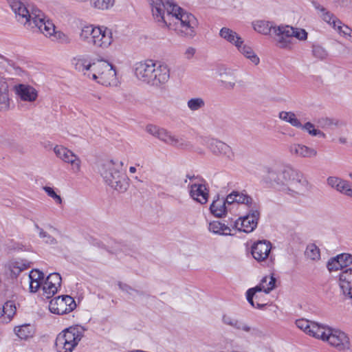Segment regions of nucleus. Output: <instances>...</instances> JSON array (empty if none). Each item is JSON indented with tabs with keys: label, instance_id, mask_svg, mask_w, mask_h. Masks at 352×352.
Returning a JSON list of instances; mask_svg holds the SVG:
<instances>
[{
	"label": "nucleus",
	"instance_id": "obj_1",
	"mask_svg": "<svg viewBox=\"0 0 352 352\" xmlns=\"http://www.w3.org/2000/svg\"><path fill=\"white\" fill-rule=\"evenodd\" d=\"M151 8L155 19L163 22L166 26L170 25V23L168 24L166 17L171 16L175 19V24L178 34L189 38L195 36L198 21L193 14L168 1L164 2L162 0H152Z\"/></svg>",
	"mask_w": 352,
	"mask_h": 352
},
{
	"label": "nucleus",
	"instance_id": "obj_2",
	"mask_svg": "<svg viewBox=\"0 0 352 352\" xmlns=\"http://www.w3.org/2000/svg\"><path fill=\"white\" fill-rule=\"evenodd\" d=\"M264 181L293 197L302 194L307 181L303 174L292 166L274 164L265 167Z\"/></svg>",
	"mask_w": 352,
	"mask_h": 352
},
{
	"label": "nucleus",
	"instance_id": "obj_3",
	"mask_svg": "<svg viewBox=\"0 0 352 352\" xmlns=\"http://www.w3.org/2000/svg\"><path fill=\"white\" fill-rule=\"evenodd\" d=\"M15 14L18 22L27 29L38 30L46 36H52L55 32V26L50 20H45L44 14L40 10H32L30 13L25 5L20 0H6Z\"/></svg>",
	"mask_w": 352,
	"mask_h": 352
},
{
	"label": "nucleus",
	"instance_id": "obj_4",
	"mask_svg": "<svg viewBox=\"0 0 352 352\" xmlns=\"http://www.w3.org/2000/svg\"><path fill=\"white\" fill-rule=\"evenodd\" d=\"M135 76L143 82L155 87H161L170 79V68L164 63L146 60L135 63Z\"/></svg>",
	"mask_w": 352,
	"mask_h": 352
},
{
	"label": "nucleus",
	"instance_id": "obj_5",
	"mask_svg": "<svg viewBox=\"0 0 352 352\" xmlns=\"http://www.w3.org/2000/svg\"><path fill=\"white\" fill-rule=\"evenodd\" d=\"M352 254L342 253L331 258L327 264L329 272L341 270L338 275L339 287L345 298L352 299Z\"/></svg>",
	"mask_w": 352,
	"mask_h": 352
},
{
	"label": "nucleus",
	"instance_id": "obj_6",
	"mask_svg": "<svg viewBox=\"0 0 352 352\" xmlns=\"http://www.w3.org/2000/svg\"><path fill=\"white\" fill-rule=\"evenodd\" d=\"M99 173L105 183L119 192H124L129 187L126 176L119 169V165L113 160L104 161L99 167Z\"/></svg>",
	"mask_w": 352,
	"mask_h": 352
},
{
	"label": "nucleus",
	"instance_id": "obj_7",
	"mask_svg": "<svg viewBox=\"0 0 352 352\" xmlns=\"http://www.w3.org/2000/svg\"><path fill=\"white\" fill-rule=\"evenodd\" d=\"M85 329L80 325L69 327L56 337L55 347L57 352H72L84 336Z\"/></svg>",
	"mask_w": 352,
	"mask_h": 352
},
{
	"label": "nucleus",
	"instance_id": "obj_8",
	"mask_svg": "<svg viewBox=\"0 0 352 352\" xmlns=\"http://www.w3.org/2000/svg\"><path fill=\"white\" fill-rule=\"evenodd\" d=\"M274 39L278 47L290 49L292 38L295 37L300 41H305L307 38V32L302 28H294L289 25H278L274 30Z\"/></svg>",
	"mask_w": 352,
	"mask_h": 352
},
{
	"label": "nucleus",
	"instance_id": "obj_9",
	"mask_svg": "<svg viewBox=\"0 0 352 352\" xmlns=\"http://www.w3.org/2000/svg\"><path fill=\"white\" fill-rule=\"evenodd\" d=\"M90 79L104 86H113L118 83L116 71L113 65L107 61L98 60L93 66Z\"/></svg>",
	"mask_w": 352,
	"mask_h": 352
},
{
	"label": "nucleus",
	"instance_id": "obj_10",
	"mask_svg": "<svg viewBox=\"0 0 352 352\" xmlns=\"http://www.w3.org/2000/svg\"><path fill=\"white\" fill-rule=\"evenodd\" d=\"M259 217L260 212L256 206H254L246 215L239 217L234 221L232 228L239 231L250 233L256 228Z\"/></svg>",
	"mask_w": 352,
	"mask_h": 352
},
{
	"label": "nucleus",
	"instance_id": "obj_11",
	"mask_svg": "<svg viewBox=\"0 0 352 352\" xmlns=\"http://www.w3.org/2000/svg\"><path fill=\"white\" fill-rule=\"evenodd\" d=\"M76 307L74 299L68 295L59 296L50 301V311L57 315H63L72 311Z\"/></svg>",
	"mask_w": 352,
	"mask_h": 352
},
{
	"label": "nucleus",
	"instance_id": "obj_12",
	"mask_svg": "<svg viewBox=\"0 0 352 352\" xmlns=\"http://www.w3.org/2000/svg\"><path fill=\"white\" fill-rule=\"evenodd\" d=\"M208 148L215 155L223 157L228 160L234 159V153L232 148L225 142L214 138L205 140Z\"/></svg>",
	"mask_w": 352,
	"mask_h": 352
},
{
	"label": "nucleus",
	"instance_id": "obj_13",
	"mask_svg": "<svg viewBox=\"0 0 352 352\" xmlns=\"http://www.w3.org/2000/svg\"><path fill=\"white\" fill-rule=\"evenodd\" d=\"M276 278L270 275L269 276H265L261 280L259 285L249 289L246 292L247 300L253 307H255V305L253 300L254 297L258 298L256 295V292H264L265 294L270 293L275 287Z\"/></svg>",
	"mask_w": 352,
	"mask_h": 352
},
{
	"label": "nucleus",
	"instance_id": "obj_14",
	"mask_svg": "<svg viewBox=\"0 0 352 352\" xmlns=\"http://www.w3.org/2000/svg\"><path fill=\"white\" fill-rule=\"evenodd\" d=\"M324 341L339 351H344L350 347L349 337L339 329L329 328Z\"/></svg>",
	"mask_w": 352,
	"mask_h": 352
},
{
	"label": "nucleus",
	"instance_id": "obj_15",
	"mask_svg": "<svg viewBox=\"0 0 352 352\" xmlns=\"http://www.w3.org/2000/svg\"><path fill=\"white\" fill-rule=\"evenodd\" d=\"M92 38V45L98 47L106 48L112 41L111 30L107 28L96 27Z\"/></svg>",
	"mask_w": 352,
	"mask_h": 352
},
{
	"label": "nucleus",
	"instance_id": "obj_16",
	"mask_svg": "<svg viewBox=\"0 0 352 352\" xmlns=\"http://www.w3.org/2000/svg\"><path fill=\"white\" fill-rule=\"evenodd\" d=\"M272 249V243L267 240L258 241L252 245L251 253L258 262L265 261Z\"/></svg>",
	"mask_w": 352,
	"mask_h": 352
},
{
	"label": "nucleus",
	"instance_id": "obj_17",
	"mask_svg": "<svg viewBox=\"0 0 352 352\" xmlns=\"http://www.w3.org/2000/svg\"><path fill=\"white\" fill-rule=\"evenodd\" d=\"M159 140L179 148L186 149L192 147L191 144L184 138L173 135L170 132L164 128L161 131Z\"/></svg>",
	"mask_w": 352,
	"mask_h": 352
},
{
	"label": "nucleus",
	"instance_id": "obj_18",
	"mask_svg": "<svg viewBox=\"0 0 352 352\" xmlns=\"http://www.w3.org/2000/svg\"><path fill=\"white\" fill-rule=\"evenodd\" d=\"M288 151L290 155L295 157L312 158L318 154L315 148L297 143L290 144L288 146Z\"/></svg>",
	"mask_w": 352,
	"mask_h": 352
},
{
	"label": "nucleus",
	"instance_id": "obj_19",
	"mask_svg": "<svg viewBox=\"0 0 352 352\" xmlns=\"http://www.w3.org/2000/svg\"><path fill=\"white\" fill-rule=\"evenodd\" d=\"M72 64L76 70L82 72L85 76L90 79L93 66L96 65V62L91 63L86 57L80 56L73 58Z\"/></svg>",
	"mask_w": 352,
	"mask_h": 352
},
{
	"label": "nucleus",
	"instance_id": "obj_20",
	"mask_svg": "<svg viewBox=\"0 0 352 352\" xmlns=\"http://www.w3.org/2000/svg\"><path fill=\"white\" fill-rule=\"evenodd\" d=\"M190 194L191 197L200 203L205 204L208 199V190L204 184L195 183L190 186Z\"/></svg>",
	"mask_w": 352,
	"mask_h": 352
},
{
	"label": "nucleus",
	"instance_id": "obj_21",
	"mask_svg": "<svg viewBox=\"0 0 352 352\" xmlns=\"http://www.w3.org/2000/svg\"><path fill=\"white\" fill-rule=\"evenodd\" d=\"M15 91L22 100L33 102L37 98L38 94L36 90L30 85L23 84L16 85Z\"/></svg>",
	"mask_w": 352,
	"mask_h": 352
},
{
	"label": "nucleus",
	"instance_id": "obj_22",
	"mask_svg": "<svg viewBox=\"0 0 352 352\" xmlns=\"http://www.w3.org/2000/svg\"><path fill=\"white\" fill-rule=\"evenodd\" d=\"M327 184L338 191L346 195H352V189L349 183L337 177H329Z\"/></svg>",
	"mask_w": 352,
	"mask_h": 352
},
{
	"label": "nucleus",
	"instance_id": "obj_23",
	"mask_svg": "<svg viewBox=\"0 0 352 352\" xmlns=\"http://www.w3.org/2000/svg\"><path fill=\"white\" fill-rule=\"evenodd\" d=\"M30 280V291L32 293L36 292L44 281L45 275L38 270H32L28 276Z\"/></svg>",
	"mask_w": 352,
	"mask_h": 352
},
{
	"label": "nucleus",
	"instance_id": "obj_24",
	"mask_svg": "<svg viewBox=\"0 0 352 352\" xmlns=\"http://www.w3.org/2000/svg\"><path fill=\"white\" fill-rule=\"evenodd\" d=\"M30 262L23 259L10 261L8 265L10 276L12 278H16L21 272L30 267Z\"/></svg>",
	"mask_w": 352,
	"mask_h": 352
},
{
	"label": "nucleus",
	"instance_id": "obj_25",
	"mask_svg": "<svg viewBox=\"0 0 352 352\" xmlns=\"http://www.w3.org/2000/svg\"><path fill=\"white\" fill-rule=\"evenodd\" d=\"M329 328L328 326L312 321L308 330V335L324 341Z\"/></svg>",
	"mask_w": 352,
	"mask_h": 352
},
{
	"label": "nucleus",
	"instance_id": "obj_26",
	"mask_svg": "<svg viewBox=\"0 0 352 352\" xmlns=\"http://www.w3.org/2000/svg\"><path fill=\"white\" fill-rule=\"evenodd\" d=\"M219 36L236 47H239V45L241 44L242 42V38L236 32L228 28H222L220 30Z\"/></svg>",
	"mask_w": 352,
	"mask_h": 352
},
{
	"label": "nucleus",
	"instance_id": "obj_27",
	"mask_svg": "<svg viewBox=\"0 0 352 352\" xmlns=\"http://www.w3.org/2000/svg\"><path fill=\"white\" fill-rule=\"evenodd\" d=\"M211 213L217 217H222L227 212L226 204L224 198H219L213 200L210 206Z\"/></svg>",
	"mask_w": 352,
	"mask_h": 352
},
{
	"label": "nucleus",
	"instance_id": "obj_28",
	"mask_svg": "<svg viewBox=\"0 0 352 352\" xmlns=\"http://www.w3.org/2000/svg\"><path fill=\"white\" fill-rule=\"evenodd\" d=\"M255 31L264 35L271 34L274 37V30L278 26L273 25L270 21H258L253 23Z\"/></svg>",
	"mask_w": 352,
	"mask_h": 352
},
{
	"label": "nucleus",
	"instance_id": "obj_29",
	"mask_svg": "<svg viewBox=\"0 0 352 352\" xmlns=\"http://www.w3.org/2000/svg\"><path fill=\"white\" fill-rule=\"evenodd\" d=\"M222 320L225 324L231 326L236 329L243 330L245 332H249L251 330V327L247 324L236 318H234L230 316L223 315Z\"/></svg>",
	"mask_w": 352,
	"mask_h": 352
},
{
	"label": "nucleus",
	"instance_id": "obj_30",
	"mask_svg": "<svg viewBox=\"0 0 352 352\" xmlns=\"http://www.w3.org/2000/svg\"><path fill=\"white\" fill-rule=\"evenodd\" d=\"M239 47H236L238 50L243 54L247 58H248L250 61H252L254 65H257L260 59L257 56V55L254 52L252 48L244 44L243 40L242 39L241 44L239 45Z\"/></svg>",
	"mask_w": 352,
	"mask_h": 352
},
{
	"label": "nucleus",
	"instance_id": "obj_31",
	"mask_svg": "<svg viewBox=\"0 0 352 352\" xmlns=\"http://www.w3.org/2000/svg\"><path fill=\"white\" fill-rule=\"evenodd\" d=\"M208 230L214 234L220 235H232L230 228L219 221L210 222Z\"/></svg>",
	"mask_w": 352,
	"mask_h": 352
},
{
	"label": "nucleus",
	"instance_id": "obj_32",
	"mask_svg": "<svg viewBox=\"0 0 352 352\" xmlns=\"http://www.w3.org/2000/svg\"><path fill=\"white\" fill-rule=\"evenodd\" d=\"M14 331L19 338L24 340L32 337L34 333L33 327L29 324L15 327Z\"/></svg>",
	"mask_w": 352,
	"mask_h": 352
},
{
	"label": "nucleus",
	"instance_id": "obj_33",
	"mask_svg": "<svg viewBox=\"0 0 352 352\" xmlns=\"http://www.w3.org/2000/svg\"><path fill=\"white\" fill-rule=\"evenodd\" d=\"M3 69L8 72H11V69H12L19 74L22 72L21 68L17 66L12 60L0 54V69Z\"/></svg>",
	"mask_w": 352,
	"mask_h": 352
},
{
	"label": "nucleus",
	"instance_id": "obj_34",
	"mask_svg": "<svg viewBox=\"0 0 352 352\" xmlns=\"http://www.w3.org/2000/svg\"><path fill=\"white\" fill-rule=\"evenodd\" d=\"M187 107L192 112L199 111L206 107V102L201 97L191 98L187 101Z\"/></svg>",
	"mask_w": 352,
	"mask_h": 352
},
{
	"label": "nucleus",
	"instance_id": "obj_35",
	"mask_svg": "<svg viewBox=\"0 0 352 352\" xmlns=\"http://www.w3.org/2000/svg\"><path fill=\"white\" fill-rule=\"evenodd\" d=\"M279 118L286 122L289 123L293 126H301V122L296 118L295 113L292 111H281L279 113Z\"/></svg>",
	"mask_w": 352,
	"mask_h": 352
},
{
	"label": "nucleus",
	"instance_id": "obj_36",
	"mask_svg": "<svg viewBox=\"0 0 352 352\" xmlns=\"http://www.w3.org/2000/svg\"><path fill=\"white\" fill-rule=\"evenodd\" d=\"M318 127L324 129H333L339 126V121L336 119L329 118L327 117L320 118L316 120Z\"/></svg>",
	"mask_w": 352,
	"mask_h": 352
},
{
	"label": "nucleus",
	"instance_id": "obj_37",
	"mask_svg": "<svg viewBox=\"0 0 352 352\" xmlns=\"http://www.w3.org/2000/svg\"><path fill=\"white\" fill-rule=\"evenodd\" d=\"M317 8L322 12V19L331 25L334 29L336 28L337 23L342 24V22L339 19H338L332 13L327 11L324 8L318 7Z\"/></svg>",
	"mask_w": 352,
	"mask_h": 352
},
{
	"label": "nucleus",
	"instance_id": "obj_38",
	"mask_svg": "<svg viewBox=\"0 0 352 352\" xmlns=\"http://www.w3.org/2000/svg\"><path fill=\"white\" fill-rule=\"evenodd\" d=\"M54 151L57 157L60 158L64 162H66L67 160L71 157V155L74 153L71 150L63 146L56 145L54 148Z\"/></svg>",
	"mask_w": 352,
	"mask_h": 352
},
{
	"label": "nucleus",
	"instance_id": "obj_39",
	"mask_svg": "<svg viewBox=\"0 0 352 352\" xmlns=\"http://www.w3.org/2000/svg\"><path fill=\"white\" fill-rule=\"evenodd\" d=\"M96 27H93L92 25H87L82 28L81 30V32L80 34V38L87 42L88 43L92 44V36H94V32H95Z\"/></svg>",
	"mask_w": 352,
	"mask_h": 352
},
{
	"label": "nucleus",
	"instance_id": "obj_40",
	"mask_svg": "<svg viewBox=\"0 0 352 352\" xmlns=\"http://www.w3.org/2000/svg\"><path fill=\"white\" fill-rule=\"evenodd\" d=\"M305 256L311 260H318L320 258V249L314 243L307 245Z\"/></svg>",
	"mask_w": 352,
	"mask_h": 352
},
{
	"label": "nucleus",
	"instance_id": "obj_41",
	"mask_svg": "<svg viewBox=\"0 0 352 352\" xmlns=\"http://www.w3.org/2000/svg\"><path fill=\"white\" fill-rule=\"evenodd\" d=\"M236 203L237 204H243L247 205L249 208H252V205L255 206V204L253 203L252 198L248 195L245 192H239L236 191L235 193Z\"/></svg>",
	"mask_w": 352,
	"mask_h": 352
},
{
	"label": "nucleus",
	"instance_id": "obj_42",
	"mask_svg": "<svg viewBox=\"0 0 352 352\" xmlns=\"http://www.w3.org/2000/svg\"><path fill=\"white\" fill-rule=\"evenodd\" d=\"M115 0H89L90 4L98 9L107 10L112 7Z\"/></svg>",
	"mask_w": 352,
	"mask_h": 352
},
{
	"label": "nucleus",
	"instance_id": "obj_43",
	"mask_svg": "<svg viewBox=\"0 0 352 352\" xmlns=\"http://www.w3.org/2000/svg\"><path fill=\"white\" fill-rule=\"evenodd\" d=\"M58 287L54 285V284H50L47 281L44 280L43 283V295L46 298H50L58 292Z\"/></svg>",
	"mask_w": 352,
	"mask_h": 352
},
{
	"label": "nucleus",
	"instance_id": "obj_44",
	"mask_svg": "<svg viewBox=\"0 0 352 352\" xmlns=\"http://www.w3.org/2000/svg\"><path fill=\"white\" fill-rule=\"evenodd\" d=\"M66 163L72 166V170L74 173H78L81 169V160L76 154L73 153L71 157L66 161Z\"/></svg>",
	"mask_w": 352,
	"mask_h": 352
},
{
	"label": "nucleus",
	"instance_id": "obj_45",
	"mask_svg": "<svg viewBox=\"0 0 352 352\" xmlns=\"http://www.w3.org/2000/svg\"><path fill=\"white\" fill-rule=\"evenodd\" d=\"M9 90H0V111H6L10 107Z\"/></svg>",
	"mask_w": 352,
	"mask_h": 352
},
{
	"label": "nucleus",
	"instance_id": "obj_46",
	"mask_svg": "<svg viewBox=\"0 0 352 352\" xmlns=\"http://www.w3.org/2000/svg\"><path fill=\"white\" fill-rule=\"evenodd\" d=\"M16 307L12 301L6 302L3 306V313L6 315L8 318H11L15 314Z\"/></svg>",
	"mask_w": 352,
	"mask_h": 352
},
{
	"label": "nucleus",
	"instance_id": "obj_47",
	"mask_svg": "<svg viewBox=\"0 0 352 352\" xmlns=\"http://www.w3.org/2000/svg\"><path fill=\"white\" fill-rule=\"evenodd\" d=\"M36 230H38V235L40 238L45 239V242L49 244H56V240L50 234L45 232L42 228H41L38 224L34 225Z\"/></svg>",
	"mask_w": 352,
	"mask_h": 352
},
{
	"label": "nucleus",
	"instance_id": "obj_48",
	"mask_svg": "<svg viewBox=\"0 0 352 352\" xmlns=\"http://www.w3.org/2000/svg\"><path fill=\"white\" fill-rule=\"evenodd\" d=\"M61 276L58 273L54 272L50 274L45 280L47 281L50 284H54V285L57 287H60L61 285Z\"/></svg>",
	"mask_w": 352,
	"mask_h": 352
},
{
	"label": "nucleus",
	"instance_id": "obj_49",
	"mask_svg": "<svg viewBox=\"0 0 352 352\" xmlns=\"http://www.w3.org/2000/svg\"><path fill=\"white\" fill-rule=\"evenodd\" d=\"M312 321L308 320L305 318H301L296 320V327L304 331L306 334L308 335V330L309 329V327L311 325Z\"/></svg>",
	"mask_w": 352,
	"mask_h": 352
},
{
	"label": "nucleus",
	"instance_id": "obj_50",
	"mask_svg": "<svg viewBox=\"0 0 352 352\" xmlns=\"http://www.w3.org/2000/svg\"><path fill=\"white\" fill-rule=\"evenodd\" d=\"M312 52H313V55L316 58L320 59V60L324 59L327 56V53L325 51V50L319 45L314 46Z\"/></svg>",
	"mask_w": 352,
	"mask_h": 352
},
{
	"label": "nucleus",
	"instance_id": "obj_51",
	"mask_svg": "<svg viewBox=\"0 0 352 352\" xmlns=\"http://www.w3.org/2000/svg\"><path fill=\"white\" fill-rule=\"evenodd\" d=\"M162 129L163 128L159 127L156 125L148 124L146 126V131L151 135L160 139V134H161V131H162Z\"/></svg>",
	"mask_w": 352,
	"mask_h": 352
},
{
	"label": "nucleus",
	"instance_id": "obj_52",
	"mask_svg": "<svg viewBox=\"0 0 352 352\" xmlns=\"http://www.w3.org/2000/svg\"><path fill=\"white\" fill-rule=\"evenodd\" d=\"M43 190L47 194V195L53 198L57 204H60L62 203L61 197L55 192L52 188L49 186H44Z\"/></svg>",
	"mask_w": 352,
	"mask_h": 352
},
{
	"label": "nucleus",
	"instance_id": "obj_53",
	"mask_svg": "<svg viewBox=\"0 0 352 352\" xmlns=\"http://www.w3.org/2000/svg\"><path fill=\"white\" fill-rule=\"evenodd\" d=\"M336 30H338L340 34H342L344 36H351L352 34V29L346 25H342V24H338Z\"/></svg>",
	"mask_w": 352,
	"mask_h": 352
},
{
	"label": "nucleus",
	"instance_id": "obj_54",
	"mask_svg": "<svg viewBox=\"0 0 352 352\" xmlns=\"http://www.w3.org/2000/svg\"><path fill=\"white\" fill-rule=\"evenodd\" d=\"M101 98V95L99 94H89L85 96L86 101L90 103L96 102Z\"/></svg>",
	"mask_w": 352,
	"mask_h": 352
},
{
	"label": "nucleus",
	"instance_id": "obj_55",
	"mask_svg": "<svg viewBox=\"0 0 352 352\" xmlns=\"http://www.w3.org/2000/svg\"><path fill=\"white\" fill-rule=\"evenodd\" d=\"M235 193L236 191L234 190L231 193H230L226 198H224V201L226 205H231L234 203H236Z\"/></svg>",
	"mask_w": 352,
	"mask_h": 352
},
{
	"label": "nucleus",
	"instance_id": "obj_56",
	"mask_svg": "<svg viewBox=\"0 0 352 352\" xmlns=\"http://www.w3.org/2000/svg\"><path fill=\"white\" fill-rule=\"evenodd\" d=\"M222 83L226 89H233L236 85V80L234 79L233 80H223Z\"/></svg>",
	"mask_w": 352,
	"mask_h": 352
},
{
	"label": "nucleus",
	"instance_id": "obj_57",
	"mask_svg": "<svg viewBox=\"0 0 352 352\" xmlns=\"http://www.w3.org/2000/svg\"><path fill=\"white\" fill-rule=\"evenodd\" d=\"M118 286H119L120 289H122V291H124V292H126L128 294H131V292H135L136 293H138V291L133 289L130 286H129V285H127L126 284H123L122 283H119Z\"/></svg>",
	"mask_w": 352,
	"mask_h": 352
},
{
	"label": "nucleus",
	"instance_id": "obj_58",
	"mask_svg": "<svg viewBox=\"0 0 352 352\" xmlns=\"http://www.w3.org/2000/svg\"><path fill=\"white\" fill-rule=\"evenodd\" d=\"M0 90H8L7 79L0 74Z\"/></svg>",
	"mask_w": 352,
	"mask_h": 352
},
{
	"label": "nucleus",
	"instance_id": "obj_59",
	"mask_svg": "<svg viewBox=\"0 0 352 352\" xmlns=\"http://www.w3.org/2000/svg\"><path fill=\"white\" fill-rule=\"evenodd\" d=\"M196 52V50L194 47H189L186 49L184 55L187 59H190L193 57Z\"/></svg>",
	"mask_w": 352,
	"mask_h": 352
},
{
	"label": "nucleus",
	"instance_id": "obj_60",
	"mask_svg": "<svg viewBox=\"0 0 352 352\" xmlns=\"http://www.w3.org/2000/svg\"><path fill=\"white\" fill-rule=\"evenodd\" d=\"M314 124H312L310 122H307L305 124H301V126H297L296 128H300L302 130L307 131L308 133H309V131L311 130V129L314 128Z\"/></svg>",
	"mask_w": 352,
	"mask_h": 352
},
{
	"label": "nucleus",
	"instance_id": "obj_61",
	"mask_svg": "<svg viewBox=\"0 0 352 352\" xmlns=\"http://www.w3.org/2000/svg\"><path fill=\"white\" fill-rule=\"evenodd\" d=\"M318 131H319V129H315V126H314V128L311 129V130L309 131V134L312 136H317V133H318Z\"/></svg>",
	"mask_w": 352,
	"mask_h": 352
},
{
	"label": "nucleus",
	"instance_id": "obj_62",
	"mask_svg": "<svg viewBox=\"0 0 352 352\" xmlns=\"http://www.w3.org/2000/svg\"><path fill=\"white\" fill-rule=\"evenodd\" d=\"M317 136L318 137H320V138H326V135L324 133H323L322 131L319 130L318 131V133H317Z\"/></svg>",
	"mask_w": 352,
	"mask_h": 352
},
{
	"label": "nucleus",
	"instance_id": "obj_63",
	"mask_svg": "<svg viewBox=\"0 0 352 352\" xmlns=\"http://www.w3.org/2000/svg\"><path fill=\"white\" fill-rule=\"evenodd\" d=\"M136 171V168L134 166H131L129 168V172L131 173H134Z\"/></svg>",
	"mask_w": 352,
	"mask_h": 352
},
{
	"label": "nucleus",
	"instance_id": "obj_64",
	"mask_svg": "<svg viewBox=\"0 0 352 352\" xmlns=\"http://www.w3.org/2000/svg\"><path fill=\"white\" fill-rule=\"evenodd\" d=\"M236 82H237L238 85L240 87L245 86V82L243 80H239V81H237Z\"/></svg>",
	"mask_w": 352,
	"mask_h": 352
}]
</instances>
